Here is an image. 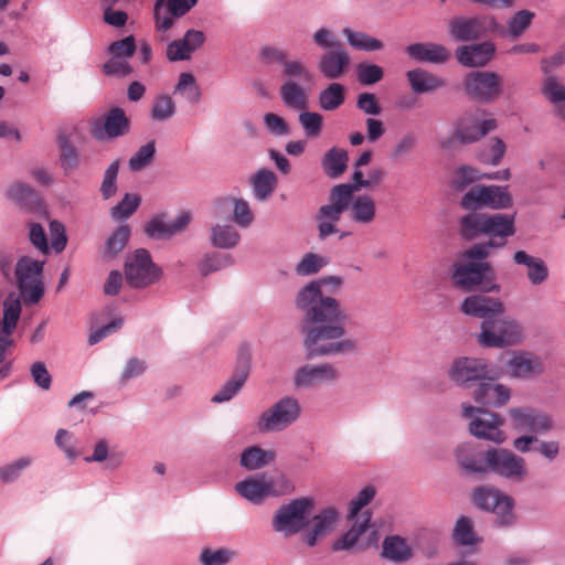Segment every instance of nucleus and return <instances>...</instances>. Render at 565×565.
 <instances>
[{"instance_id": "nucleus-1", "label": "nucleus", "mask_w": 565, "mask_h": 565, "mask_svg": "<svg viewBox=\"0 0 565 565\" xmlns=\"http://www.w3.org/2000/svg\"><path fill=\"white\" fill-rule=\"evenodd\" d=\"M342 285L339 276H326L305 285L295 299L301 312L299 331L303 337L306 359L337 355L356 350V342L343 339L348 316L340 301L327 295L324 288L337 291Z\"/></svg>"}, {"instance_id": "nucleus-2", "label": "nucleus", "mask_w": 565, "mask_h": 565, "mask_svg": "<svg viewBox=\"0 0 565 565\" xmlns=\"http://www.w3.org/2000/svg\"><path fill=\"white\" fill-rule=\"evenodd\" d=\"M460 310L482 319L478 341L483 348H505L522 340V327L514 319L503 317L504 306L498 298L472 295L465 298Z\"/></svg>"}, {"instance_id": "nucleus-3", "label": "nucleus", "mask_w": 565, "mask_h": 565, "mask_svg": "<svg viewBox=\"0 0 565 565\" xmlns=\"http://www.w3.org/2000/svg\"><path fill=\"white\" fill-rule=\"evenodd\" d=\"M450 279L452 285L463 292L500 290L495 269L489 262H457L452 265Z\"/></svg>"}, {"instance_id": "nucleus-4", "label": "nucleus", "mask_w": 565, "mask_h": 565, "mask_svg": "<svg viewBox=\"0 0 565 565\" xmlns=\"http://www.w3.org/2000/svg\"><path fill=\"white\" fill-rule=\"evenodd\" d=\"M471 501L479 510L493 513L497 526L510 527L515 523L514 500L499 489L492 486L476 487Z\"/></svg>"}, {"instance_id": "nucleus-5", "label": "nucleus", "mask_w": 565, "mask_h": 565, "mask_svg": "<svg viewBox=\"0 0 565 565\" xmlns=\"http://www.w3.org/2000/svg\"><path fill=\"white\" fill-rule=\"evenodd\" d=\"M484 473H493L512 482H522L527 476L525 459L507 448L483 451Z\"/></svg>"}, {"instance_id": "nucleus-6", "label": "nucleus", "mask_w": 565, "mask_h": 565, "mask_svg": "<svg viewBox=\"0 0 565 565\" xmlns=\"http://www.w3.org/2000/svg\"><path fill=\"white\" fill-rule=\"evenodd\" d=\"M43 260L33 259L30 256H21L14 268L17 287L25 305L38 303L44 295V285L41 279Z\"/></svg>"}, {"instance_id": "nucleus-7", "label": "nucleus", "mask_w": 565, "mask_h": 565, "mask_svg": "<svg viewBox=\"0 0 565 565\" xmlns=\"http://www.w3.org/2000/svg\"><path fill=\"white\" fill-rule=\"evenodd\" d=\"M311 505L312 499L307 497L292 499L280 505L273 516V529L286 536L301 532L309 524Z\"/></svg>"}, {"instance_id": "nucleus-8", "label": "nucleus", "mask_w": 565, "mask_h": 565, "mask_svg": "<svg viewBox=\"0 0 565 565\" xmlns=\"http://www.w3.org/2000/svg\"><path fill=\"white\" fill-rule=\"evenodd\" d=\"M449 379L459 386L470 387L483 380H497L499 371L486 359L461 356L452 362L448 371Z\"/></svg>"}, {"instance_id": "nucleus-9", "label": "nucleus", "mask_w": 565, "mask_h": 565, "mask_svg": "<svg viewBox=\"0 0 565 565\" xmlns=\"http://www.w3.org/2000/svg\"><path fill=\"white\" fill-rule=\"evenodd\" d=\"M462 416L470 419L469 431L478 439H486L495 444H502L505 440V434L500 428L503 425V418L500 414L463 404Z\"/></svg>"}, {"instance_id": "nucleus-10", "label": "nucleus", "mask_w": 565, "mask_h": 565, "mask_svg": "<svg viewBox=\"0 0 565 565\" xmlns=\"http://www.w3.org/2000/svg\"><path fill=\"white\" fill-rule=\"evenodd\" d=\"M124 271L127 284L137 289L153 285L162 276V269L152 262L146 248H138L128 256Z\"/></svg>"}, {"instance_id": "nucleus-11", "label": "nucleus", "mask_w": 565, "mask_h": 565, "mask_svg": "<svg viewBox=\"0 0 565 565\" xmlns=\"http://www.w3.org/2000/svg\"><path fill=\"white\" fill-rule=\"evenodd\" d=\"M300 415V405L294 397H282L269 409L265 411L258 419L259 431H280L290 426Z\"/></svg>"}, {"instance_id": "nucleus-12", "label": "nucleus", "mask_w": 565, "mask_h": 565, "mask_svg": "<svg viewBox=\"0 0 565 565\" xmlns=\"http://www.w3.org/2000/svg\"><path fill=\"white\" fill-rule=\"evenodd\" d=\"M512 427L518 431L545 435L554 427V420L547 413L531 406L512 407L509 409Z\"/></svg>"}, {"instance_id": "nucleus-13", "label": "nucleus", "mask_w": 565, "mask_h": 565, "mask_svg": "<svg viewBox=\"0 0 565 565\" xmlns=\"http://www.w3.org/2000/svg\"><path fill=\"white\" fill-rule=\"evenodd\" d=\"M129 131L130 120L120 107L110 108L103 120H94L90 127V135L98 141L124 137Z\"/></svg>"}, {"instance_id": "nucleus-14", "label": "nucleus", "mask_w": 565, "mask_h": 565, "mask_svg": "<svg viewBox=\"0 0 565 565\" xmlns=\"http://www.w3.org/2000/svg\"><path fill=\"white\" fill-rule=\"evenodd\" d=\"M250 371L249 347L244 344L239 348L237 363L233 375L212 396L211 402L221 404L231 401L244 386Z\"/></svg>"}, {"instance_id": "nucleus-15", "label": "nucleus", "mask_w": 565, "mask_h": 565, "mask_svg": "<svg viewBox=\"0 0 565 565\" xmlns=\"http://www.w3.org/2000/svg\"><path fill=\"white\" fill-rule=\"evenodd\" d=\"M497 121L493 118L481 119V110L466 111L456 122V136L460 143L468 145L479 140L489 131L495 129Z\"/></svg>"}, {"instance_id": "nucleus-16", "label": "nucleus", "mask_w": 565, "mask_h": 565, "mask_svg": "<svg viewBox=\"0 0 565 565\" xmlns=\"http://www.w3.org/2000/svg\"><path fill=\"white\" fill-rule=\"evenodd\" d=\"M463 84L467 95L479 102L491 100L502 90L499 73H468Z\"/></svg>"}, {"instance_id": "nucleus-17", "label": "nucleus", "mask_w": 565, "mask_h": 565, "mask_svg": "<svg viewBox=\"0 0 565 565\" xmlns=\"http://www.w3.org/2000/svg\"><path fill=\"white\" fill-rule=\"evenodd\" d=\"M516 213H487L484 214L483 238L498 246H505L508 239L516 233Z\"/></svg>"}, {"instance_id": "nucleus-18", "label": "nucleus", "mask_w": 565, "mask_h": 565, "mask_svg": "<svg viewBox=\"0 0 565 565\" xmlns=\"http://www.w3.org/2000/svg\"><path fill=\"white\" fill-rule=\"evenodd\" d=\"M198 0H157L154 4L156 28L160 32H167L174 23V18L188 13Z\"/></svg>"}, {"instance_id": "nucleus-19", "label": "nucleus", "mask_w": 565, "mask_h": 565, "mask_svg": "<svg viewBox=\"0 0 565 565\" xmlns=\"http://www.w3.org/2000/svg\"><path fill=\"white\" fill-rule=\"evenodd\" d=\"M507 373L512 379L527 380L541 375L544 366L541 359L527 351L514 352L507 362Z\"/></svg>"}, {"instance_id": "nucleus-20", "label": "nucleus", "mask_w": 565, "mask_h": 565, "mask_svg": "<svg viewBox=\"0 0 565 565\" xmlns=\"http://www.w3.org/2000/svg\"><path fill=\"white\" fill-rule=\"evenodd\" d=\"M338 379V372L329 363L320 365L306 364L300 366L294 376L296 387H311L324 382H333Z\"/></svg>"}, {"instance_id": "nucleus-21", "label": "nucleus", "mask_w": 565, "mask_h": 565, "mask_svg": "<svg viewBox=\"0 0 565 565\" xmlns=\"http://www.w3.org/2000/svg\"><path fill=\"white\" fill-rule=\"evenodd\" d=\"M495 380H483L473 392L475 402L487 407H501L511 397V390Z\"/></svg>"}, {"instance_id": "nucleus-22", "label": "nucleus", "mask_w": 565, "mask_h": 565, "mask_svg": "<svg viewBox=\"0 0 565 565\" xmlns=\"http://www.w3.org/2000/svg\"><path fill=\"white\" fill-rule=\"evenodd\" d=\"M495 46L491 42L463 45L457 50V58L466 67H482L494 55Z\"/></svg>"}, {"instance_id": "nucleus-23", "label": "nucleus", "mask_w": 565, "mask_h": 565, "mask_svg": "<svg viewBox=\"0 0 565 565\" xmlns=\"http://www.w3.org/2000/svg\"><path fill=\"white\" fill-rule=\"evenodd\" d=\"M486 31L484 20L480 17H457L449 22L450 35L461 42H468L480 38Z\"/></svg>"}, {"instance_id": "nucleus-24", "label": "nucleus", "mask_w": 565, "mask_h": 565, "mask_svg": "<svg viewBox=\"0 0 565 565\" xmlns=\"http://www.w3.org/2000/svg\"><path fill=\"white\" fill-rule=\"evenodd\" d=\"M204 33L198 30H189L183 39L171 42L167 47V57L170 61L189 60L191 54L203 44Z\"/></svg>"}, {"instance_id": "nucleus-25", "label": "nucleus", "mask_w": 565, "mask_h": 565, "mask_svg": "<svg viewBox=\"0 0 565 565\" xmlns=\"http://www.w3.org/2000/svg\"><path fill=\"white\" fill-rule=\"evenodd\" d=\"M407 55L417 62L441 64L447 62L451 54L449 50L437 43H415L405 49Z\"/></svg>"}, {"instance_id": "nucleus-26", "label": "nucleus", "mask_w": 565, "mask_h": 565, "mask_svg": "<svg viewBox=\"0 0 565 565\" xmlns=\"http://www.w3.org/2000/svg\"><path fill=\"white\" fill-rule=\"evenodd\" d=\"M361 518L362 521L354 522L347 532L332 542V552L351 551L352 548H358V546L361 545L359 540L370 527L372 513L366 510L362 513Z\"/></svg>"}, {"instance_id": "nucleus-27", "label": "nucleus", "mask_w": 565, "mask_h": 565, "mask_svg": "<svg viewBox=\"0 0 565 565\" xmlns=\"http://www.w3.org/2000/svg\"><path fill=\"white\" fill-rule=\"evenodd\" d=\"M407 540L398 534L387 535L382 542L381 557L395 564L405 563L413 557Z\"/></svg>"}, {"instance_id": "nucleus-28", "label": "nucleus", "mask_w": 565, "mask_h": 565, "mask_svg": "<svg viewBox=\"0 0 565 565\" xmlns=\"http://www.w3.org/2000/svg\"><path fill=\"white\" fill-rule=\"evenodd\" d=\"M486 212L471 211L458 218V234L465 242L483 238Z\"/></svg>"}, {"instance_id": "nucleus-29", "label": "nucleus", "mask_w": 565, "mask_h": 565, "mask_svg": "<svg viewBox=\"0 0 565 565\" xmlns=\"http://www.w3.org/2000/svg\"><path fill=\"white\" fill-rule=\"evenodd\" d=\"M513 262L516 265H533L526 270V277L533 286H539L548 278V267L540 257H534L525 250H516L513 254Z\"/></svg>"}, {"instance_id": "nucleus-30", "label": "nucleus", "mask_w": 565, "mask_h": 565, "mask_svg": "<svg viewBox=\"0 0 565 565\" xmlns=\"http://www.w3.org/2000/svg\"><path fill=\"white\" fill-rule=\"evenodd\" d=\"M136 51V43L132 35L115 41L109 46L111 61L105 64L103 71H131L121 60L131 56Z\"/></svg>"}, {"instance_id": "nucleus-31", "label": "nucleus", "mask_w": 565, "mask_h": 565, "mask_svg": "<svg viewBox=\"0 0 565 565\" xmlns=\"http://www.w3.org/2000/svg\"><path fill=\"white\" fill-rule=\"evenodd\" d=\"M57 148L60 166L64 173L67 175L77 170L81 164L79 151L64 131L57 135Z\"/></svg>"}, {"instance_id": "nucleus-32", "label": "nucleus", "mask_w": 565, "mask_h": 565, "mask_svg": "<svg viewBox=\"0 0 565 565\" xmlns=\"http://www.w3.org/2000/svg\"><path fill=\"white\" fill-rule=\"evenodd\" d=\"M483 451L470 445H460L456 449V460L467 475L484 473Z\"/></svg>"}, {"instance_id": "nucleus-33", "label": "nucleus", "mask_w": 565, "mask_h": 565, "mask_svg": "<svg viewBox=\"0 0 565 565\" xmlns=\"http://www.w3.org/2000/svg\"><path fill=\"white\" fill-rule=\"evenodd\" d=\"M276 454L273 450H265L259 446L245 448L239 457V465L247 471L262 469L275 461Z\"/></svg>"}, {"instance_id": "nucleus-34", "label": "nucleus", "mask_w": 565, "mask_h": 565, "mask_svg": "<svg viewBox=\"0 0 565 565\" xmlns=\"http://www.w3.org/2000/svg\"><path fill=\"white\" fill-rule=\"evenodd\" d=\"M542 94L553 105L555 116L565 122V85L550 76L544 81Z\"/></svg>"}, {"instance_id": "nucleus-35", "label": "nucleus", "mask_w": 565, "mask_h": 565, "mask_svg": "<svg viewBox=\"0 0 565 565\" xmlns=\"http://www.w3.org/2000/svg\"><path fill=\"white\" fill-rule=\"evenodd\" d=\"M265 489L263 475L249 476L235 484L237 493L254 504H259L266 499Z\"/></svg>"}, {"instance_id": "nucleus-36", "label": "nucleus", "mask_w": 565, "mask_h": 565, "mask_svg": "<svg viewBox=\"0 0 565 565\" xmlns=\"http://www.w3.org/2000/svg\"><path fill=\"white\" fill-rule=\"evenodd\" d=\"M285 106L291 109L306 110L309 106L308 93L298 83L289 79L279 89Z\"/></svg>"}, {"instance_id": "nucleus-37", "label": "nucleus", "mask_w": 565, "mask_h": 565, "mask_svg": "<svg viewBox=\"0 0 565 565\" xmlns=\"http://www.w3.org/2000/svg\"><path fill=\"white\" fill-rule=\"evenodd\" d=\"M131 236V228L128 224L119 225L106 239L102 248V257L104 259H113L119 255L127 246Z\"/></svg>"}, {"instance_id": "nucleus-38", "label": "nucleus", "mask_w": 565, "mask_h": 565, "mask_svg": "<svg viewBox=\"0 0 565 565\" xmlns=\"http://www.w3.org/2000/svg\"><path fill=\"white\" fill-rule=\"evenodd\" d=\"M348 160V152L344 149L332 147L324 153L321 164L328 177L338 178L347 170Z\"/></svg>"}, {"instance_id": "nucleus-39", "label": "nucleus", "mask_w": 565, "mask_h": 565, "mask_svg": "<svg viewBox=\"0 0 565 565\" xmlns=\"http://www.w3.org/2000/svg\"><path fill=\"white\" fill-rule=\"evenodd\" d=\"M276 174L268 169L258 170L252 179L254 196L258 201L267 200L277 186Z\"/></svg>"}, {"instance_id": "nucleus-40", "label": "nucleus", "mask_w": 565, "mask_h": 565, "mask_svg": "<svg viewBox=\"0 0 565 565\" xmlns=\"http://www.w3.org/2000/svg\"><path fill=\"white\" fill-rule=\"evenodd\" d=\"M350 207V217L356 224L367 225L375 218V203L369 195H360L355 198Z\"/></svg>"}, {"instance_id": "nucleus-41", "label": "nucleus", "mask_w": 565, "mask_h": 565, "mask_svg": "<svg viewBox=\"0 0 565 565\" xmlns=\"http://www.w3.org/2000/svg\"><path fill=\"white\" fill-rule=\"evenodd\" d=\"M486 207L491 210H505L513 205V198L507 185H484Z\"/></svg>"}, {"instance_id": "nucleus-42", "label": "nucleus", "mask_w": 565, "mask_h": 565, "mask_svg": "<svg viewBox=\"0 0 565 565\" xmlns=\"http://www.w3.org/2000/svg\"><path fill=\"white\" fill-rule=\"evenodd\" d=\"M239 239V233L232 225L216 224L211 228V244L216 248H234Z\"/></svg>"}, {"instance_id": "nucleus-43", "label": "nucleus", "mask_w": 565, "mask_h": 565, "mask_svg": "<svg viewBox=\"0 0 565 565\" xmlns=\"http://www.w3.org/2000/svg\"><path fill=\"white\" fill-rule=\"evenodd\" d=\"M234 264L232 255L220 252L206 253L198 263V269L202 276H207Z\"/></svg>"}, {"instance_id": "nucleus-44", "label": "nucleus", "mask_w": 565, "mask_h": 565, "mask_svg": "<svg viewBox=\"0 0 565 565\" xmlns=\"http://www.w3.org/2000/svg\"><path fill=\"white\" fill-rule=\"evenodd\" d=\"M343 35L347 38L348 43L355 50L374 52L383 49V43L379 39L361 31H354L350 28L343 29Z\"/></svg>"}, {"instance_id": "nucleus-45", "label": "nucleus", "mask_w": 565, "mask_h": 565, "mask_svg": "<svg viewBox=\"0 0 565 565\" xmlns=\"http://www.w3.org/2000/svg\"><path fill=\"white\" fill-rule=\"evenodd\" d=\"M259 57L265 66L278 64L285 67V71H301V65L297 61H290L285 51L265 46L259 52Z\"/></svg>"}, {"instance_id": "nucleus-46", "label": "nucleus", "mask_w": 565, "mask_h": 565, "mask_svg": "<svg viewBox=\"0 0 565 565\" xmlns=\"http://www.w3.org/2000/svg\"><path fill=\"white\" fill-rule=\"evenodd\" d=\"M8 196L18 204L25 206L30 210L38 207L41 200L34 189L25 183H17L8 191Z\"/></svg>"}, {"instance_id": "nucleus-47", "label": "nucleus", "mask_w": 565, "mask_h": 565, "mask_svg": "<svg viewBox=\"0 0 565 565\" xmlns=\"http://www.w3.org/2000/svg\"><path fill=\"white\" fill-rule=\"evenodd\" d=\"M263 478L265 480L266 498L286 495L295 490L292 481L285 473L279 472L275 476L263 473Z\"/></svg>"}, {"instance_id": "nucleus-48", "label": "nucleus", "mask_w": 565, "mask_h": 565, "mask_svg": "<svg viewBox=\"0 0 565 565\" xmlns=\"http://www.w3.org/2000/svg\"><path fill=\"white\" fill-rule=\"evenodd\" d=\"M416 94L429 93L444 86V81L433 73H406Z\"/></svg>"}, {"instance_id": "nucleus-49", "label": "nucleus", "mask_w": 565, "mask_h": 565, "mask_svg": "<svg viewBox=\"0 0 565 565\" xmlns=\"http://www.w3.org/2000/svg\"><path fill=\"white\" fill-rule=\"evenodd\" d=\"M345 99L344 87L339 83H332L319 94V106L323 110H334L339 108Z\"/></svg>"}, {"instance_id": "nucleus-50", "label": "nucleus", "mask_w": 565, "mask_h": 565, "mask_svg": "<svg viewBox=\"0 0 565 565\" xmlns=\"http://www.w3.org/2000/svg\"><path fill=\"white\" fill-rule=\"evenodd\" d=\"M452 537L461 546L473 545L479 541L475 533L472 521L466 515H461L457 520Z\"/></svg>"}, {"instance_id": "nucleus-51", "label": "nucleus", "mask_w": 565, "mask_h": 565, "mask_svg": "<svg viewBox=\"0 0 565 565\" xmlns=\"http://www.w3.org/2000/svg\"><path fill=\"white\" fill-rule=\"evenodd\" d=\"M120 161L114 160L104 171L103 181L99 188L102 198L106 201L113 198L118 189L117 178L119 173Z\"/></svg>"}, {"instance_id": "nucleus-52", "label": "nucleus", "mask_w": 565, "mask_h": 565, "mask_svg": "<svg viewBox=\"0 0 565 565\" xmlns=\"http://www.w3.org/2000/svg\"><path fill=\"white\" fill-rule=\"evenodd\" d=\"M174 93L181 94L192 105L201 99V92L192 73H181Z\"/></svg>"}, {"instance_id": "nucleus-53", "label": "nucleus", "mask_w": 565, "mask_h": 565, "mask_svg": "<svg viewBox=\"0 0 565 565\" xmlns=\"http://www.w3.org/2000/svg\"><path fill=\"white\" fill-rule=\"evenodd\" d=\"M350 56L341 46L324 54L320 61V71H344Z\"/></svg>"}, {"instance_id": "nucleus-54", "label": "nucleus", "mask_w": 565, "mask_h": 565, "mask_svg": "<svg viewBox=\"0 0 565 565\" xmlns=\"http://www.w3.org/2000/svg\"><path fill=\"white\" fill-rule=\"evenodd\" d=\"M140 196L136 193H126L124 198L110 210L115 220H124L131 216L140 205Z\"/></svg>"}, {"instance_id": "nucleus-55", "label": "nucleus", "mask_w": 565, "mask_h": 565, "mask_svg": "<svg viewBox=\"0 0 565 565\" xmlns=\"http://www.w3.org/2000/svg\"><path fill=\"white\" fill-rule=\"evenodd\" d=\"M175 114V103L169 95H158L152 102L150 117L153 120L164 121Z\"/></svg>"}, {"instance_id": "nucleus-56", "label": "nucleus", "mask_w": 565, "mask_h": 565, "mask_svg": "<svg viewBox=\"0 0 565 565\" xmlns=\"http://www.w3.org/2000/svg\"><path fill=\"white\" fill-rule=\"evenodd\" d=\"M484 185L476 184L469 188V190L461 196L460 207L471 212L479 211L482 207H486V198H484Z\"/></svg>"}, {"instance_id": "nucleus-57", "label": "nucleus", "mask_w": 565, "mask_h": 565, "mask_svg": "<svg viewBox=\"0 0 565 565\" xmlns=\"http://www.w3.org/2000/svg\"><path fill=\"white\" fill-rule=\"evenodd\" d=\"M236 553L230 548L221 547L216 550L203 548L200 554V562L202 565H226L234 557Z\"/></svg>"}, {"instance_id": "nucleus-58", "label": "nucleus", "mask_w": 565, "mask_h": 565, "mask_svg": "<svg viewBox=\"0 0 565 565\" xmlns=\"http://www.w3.org/2000/svg\"><path fill=\"white\" fill-rule=\"evenodd\" d=\"M156 154V142L154 140L148 141L141 146L129 159V169L134 172L140 171L147 164H149Z\"/></svg>"}, {"instance_id": "nucleus-59", "label": "nucleus", "mask_w": 565, "mask_h": 565, "mask_svg": "<svg viewBox=\"0 0 565 565\" xmlns=\"http://www.w3.org/2000/svg\"><path fill=\"white\" fill-rule=\"evenodd\" d=\"M352 189L349 183L334 185L329 193V203L345 212L354 200Z\"/></svg>"}, {"instance_id": "nucleus-60", "label": "nucleus", "mask_w": 565, "mask_h": 565, "mask_svg": "<svg viewBox=\"0 0 565 565\" xmlns=\"http://www.w3.org/2000/svg\"><path fill=\"white\" fill-rule=\"evenodd\" d=\"M534 12L530 10L518 11L509 21V34L512 38H519L522 35L531 25Z\"/></svg>"}, {"instance_id": "nucleus-61", "label": "nucleus", "mask_w": 565, "mask_h": 565, "mask_svg": "<svg viewBox=\"0 0 565 565\" xmlns=\"http://www.w3.org/2000/svg\"><path fill=\"white\" fill-rule=\"evenodd\" d=\"M326 265L327 260L322 256L307 253L296 266V273L299 276L315 275Z\"/></svg>"}, {"instance_id": "nucleus-62", "label": "nucleus", "mask_w": 565, "mask_h": 565, "mask_svg": "<svg viewBox=\"0 0 565 565\" xmlns=\"http://www.w3.org/2000/svg\"><path fill=\"white\" fill-rule=\"evenodd\" d=\"M491 248H501V246L489 241L477 243L463 250L461 258L468 262H486L491 255Z\"/></svg>"}, {"instance_id": "nucleus-63", "label": "nucleus", "mask_w": 565, "mask_h": 565, "mask_svg": "<svg viewBox=\"0 0 565 565\" xmlns=\"http://www.w3.org/2000/svg\"><path fill=\"white\" fill-rule=\"evenodd\" d=\"M299 122L302 126L306 136L313 138L319 136L322 130L323 117L319 113L302 111L299 115Z\"/></svg>"}, {"instance_id": "nucleus-64", "label": "nucleus", "mask_w": 565, "mask_h": 565, "mask_svg": "<svg viewBox=\"0 0 565 565\" xmlns=\"http://www.w3.org/2000/svg\"><path fill=\"white\" fill-rule=\"evenodd\" d=\"M339 519V512L334 507L322 509L313 516V527L323 535L328 533Z\"/></svg>"}]
</instances>
